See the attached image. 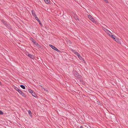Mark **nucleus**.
Segmentation results:
<instances>
[{
	"mask_svg": "<svg viewBox=\"0 0 128 128\" xmlns=\"http://www.w3.org/2000/svg\"><path fill=\"white\" fill-rule=\"evenodd\" d=\"M49 46L52 48L54 50L57 51V52H60L61 51L59 50H58V49H57L55 47L52 45L51 44H49Z\"/></svg>",
	"mask_w": 128,
	"mask_h": 128,
	"instance_id": "f257e3e1",
	"label": "nucleus"
},
{
	"mask_svg": "<svg viewBox=\"0 0 128 128\" xmlns=\"http://www.w3.org/2000/svg\"><path fill=\"white\" fill-rule=\"evenodd\" d=\"M88 17L89 19L92 22L94 23H95L96 21H95L94 18H93L90 15H88Z\"/></svg>",
	"mask_w": 128,
	"mask_h": 128,
	"instance_id": "f03ea898",
	"label": "nucleus"
},
{
	"mask_svg": "<svg viewBox=\"0 0 128 128\" xmlns=\"http://www.w3.org/2000/svg\"><path fill=\"white\" fill-rule=\"evenodd\" d=\"M2 22L4 25H6L7 27L8 28H10L9 25H8V23H7L6 22L3 20H2Z\"/></svg>",
	"mask_w": 128,
	"mask_h": 128,
	"instance_id": "7ed1b4c3",
	"label": "nucleus"
},
{
	"mask_svg": "<svg viewBox=\"0 0 128 128\" xmlns=\"http://www.w3.org/2000/svg\"><path fill=\"white\" fill-rule=\"evenodd\" d=\"M109 36L111 37V38L114 40H115L116 38V36L114 35H113L112 34V33L111 32L109 34Z\"/></svg>",
	"mask_w": 128,
	"mask_h": 128,
	"instance_id": "20e7f679",
	"label": "nucleus"
},
{
	"mask_svg": "<svg viewBox=\"0 0 128 128\" xmlns=\"http://www.w3.org/2000/svg\"><path fill=\"white\" fill-rule=\"evenodd\" d=\"M104 30L108 35H109V34H110V33H111L106 28H104Z\"/></svg>",
	"mask_w": 128,
	"mask_h": 128,
	"instance_id": "39448f33",
	"label": "nucleus"
},
{
	"mask_svg": "<svg viewBox=\"0 0 128 128\" xmlns=\"http://www.w3.org/2000/svg\"><path fill=\"white\" fill-rule=\"evenodd\" d=\"M19 92L22 96H24L25 94L24 93L22 92V91L21 90L20 91V92Z\"/></svg>",
	"mask_w": 128,
	"mask_h": 128,
	"instance_id": "423d86ee",
	"label": "nucleus"
},
{
	"mask_svg": "<svg viewBox=\"0 0 128 128\" xmlns=\"http://www.w3.org/2000/svg\"><path fill=\"white\" fill-rule=\"evenodd\" d=\"M32 15L34 16V17L36 16V14H35L34 11L32 10Z\"/></svg>",
	"mask_w": 128,
	"mask_h": 128,
	"instance_id": "0eeeda50",
	"label": "nucleus"
},
{
	"mask_svg": "<svg viewBox=\"0 0 128 128\" xmlns=\"http://www.w3.org/2000/svg\"><path fill=\"white\" fill-rule=\"evenodd\" d=\"M28 114H29V115H30V116L32 117V112H31V111L30 110H29L28 111Z\"/></svg>",
	"mask_w": 128,
	"mask_h": 128,
	"instance_id": "6e6552de",
	"label": "nucleus"
},
{
	"mask_svg": "<svg viewBox=\"0 0 128 128\" xmlns=\"http://www.w3.org/2000/svg\"><path fill=\"white\" fill-rule=\"evenodd\" d=\"M28 56L29 57L32 58H34L33 55H32L31 54H28Z\"/></svg>",
	"mask_w": 128,
	"mask_h": 128,
	"instance_id": "1a4fd4ad",
	"label": "nucleus"
},
{
	"mask_svg": "<svg viewBox=\"0 0 128 128\" xmlns=\"http://www.w3.org/2000/svg\"><path fill=\"white\" fill-rule=\"evenodd\" d=\"M32 94V95L34 97L36 98V94L34 92H33Z\"/></svg>",
	"mask_w": 128,
	"mask_h": 128,
	"instance_id": "9d476101",
	"label": "nucleus"
},
{
	"mask_svg": "<svg viewBox=\"0 0 128 128\" xmlns=\"http://www.w3.org/2000/svg\"><path fill=\"white\" fill-rule=\"evenodd\" d=\"M115 40L116 42H117L118 43H119L120 42V40L118 38H116V39Z\"/></svg>",
	"mask_w": 128,
	"mask_h": 128,
	"instance_id": "9b49d317",
	"label": "nucleus"
},
{
	"mask_svg": "<svg viewBox=\"0 0 128 128\" xmlns=\"http://www.w3.org/2000/svg\"><path fill=\"white\" fill-rule=\"evenodd\" d=\"M45 2L47 4L50 3V1L49 0H44Z\"/></svg>",
	"mask_w": 128,
	"mask_h": 128,
	"instance_id": "f8f14e48",
	"label": "nucleus"
},
{
	"mask_svg": "<svg viewBox=\"0 0 128 128\" xmlns=\"http://www.w3.org/2000/svg\"><path fill=\"white\" fill-rule=\"evenodd\" d=\"M20 86L23 89H25L26 88H25V86H24L23 85H21Z\"/></svg>",
	"mask_w": 128,
	"mask_h": 128,
	"instance_id": "ddd939ff",
	"label": "nucleus"
},
{
	"mask_svg": "<svg viewBox=\"0 0 128 128\" xmlns=\"http://www.w3.org/2000/svg\"><path fill=\"white\" fill-rule=\"evenodd\" d=\"M15 90L18 91V92H20V89L18 88L17 87H16L15 88Z\"/></svg>",
	"mask_w": 128,
	"mask_h": 128,
	"instance_id": "4468645a",
	"label": "nucleus"
},
{
	"mask_svg": "<svg viewBox=\"0 0 128 128\" xmlns=\"http://www.w3.org/2000/svg\"><path fill=\"white\" fill-rule=\"evenodd\" d=\"M73 52H74V53L76 54V55L77 56L78 55V54H79L78 53V52H76V51H73Z\"/></svg>",
	"mask_w": 128,
	"mask_h": 128,
	"instance_id": "2eb2a0df",
	"label": "nucleus"
},
{
	"mask_svg": "<svg viewBox=\"0 0 128 128\" xmlns=\"http://www.w3.org/2000/svg\"><path fill=\"white\" fill-rule=\"evenodd\" d=\"M28 91L30 93H31V94L33 92V91L31 90L30 89H28Z\"/></svg>",
	"mask_w": 128,
	"mask_h": 128,
	"instance_id": "dca6fc26",
	"label": "nucleus"
},
{
	"mask_svg": "<svg viewBox=\"0 0 128 128\" xmlns=\"http://www.w3.org/2000/svg\"><path fill=\"white\" fill-rule=\"evenodd\" d=\"M77 56L78 57V58L80 59L82 58L81 56H80V54L78 55Z\"/></svg>",
	"mask_w": 128,
	"mask_h": 128,
	"instance_id": "f3484780",
	"label": "nucleus"
},
{
	"mask_svg": "<svg viewBox=\"0 0 128 128\" xmlns=\"http://www.w3.org/2000/svg\"><path fill=\"white\" fill-rule=\"evenodd\" d=\"M34 43L35 45L37 46V45H38V43L36 42H34Z\"/></svg>",
	"mask_w": 128,
	"mask_h": 128,
	"instance_id": "a211bd4d",
	"label": "nucleus"
},
{
	"mask_svg": "<svg viewBox=\"0 0 128 128\" xmlns=\"http://www.w3.org/2000/svg\"><path fill=\"white\" fill-rule=\"evenodd\" d=\"M3 114V112L1 110H0V115H2Z\"/></svg>",
	"mask_w": 128,
	"mask_h": 128,
	"instance_id": "6ab92c4d",
	"label": "nucleus"
},
{
	"mask_svg": "<svg viewBox=\"0 0 128 128\" xmlns=\"http://www.w3.org/2000/svg\"><path fill=\"white\" fill-rule=\"evenodd\" d=\"M38 21L39 20H38V18L36 16L34 17Z\"/></svg>",
	"mask_w": 128,
	"mask_h": 128,
	"instance_id": "aec40b11",
	"label": "nucleus"
},
{
	"mask_svg": "<svg viewBox=\"0 0 128 128\" xmlns=\"http://www.w3.org/2000/svg\"><path fill=\"white\" fill-rule=\"evenodd\" d=\"M38 22H39V24H40V25H42V24H41V22H40V21L39 20Z\"/></svg>",
	"mask_w": 128,
	"mask_h": 128,
	"instance_id": "412c9836",
	"label": "nucleus"
},
{
	"mask_svg": "<svg viewBox=\"0 0 128 128\" xmlns=\"http://www.w3.org/2000/svg\"><path fill=\"white\" fill-rule=\"evenodd\" d=\"M32 42L34 43V42H35V40L33 39H32Z\"/></svg>",
	"mask_w": 128,
	"mask_h": 128,
	"instance_id": "4be33fe9",
	"label": "nucleus"
},
{
	"mask_svg": "<svg viewBox=\"0 0 128 128\" xmlns=\"http://www.w3.org/2000/svg\"><path fill=\"white\" fill-rule=\"evenodd\" d=\"M105 0V2H106L108 3V1L107 0Z\"/></svg>",
	"mask_w": 128,
	"mask_h": 128,
	"instance_id": "5701e85b",
	"label": "nucleus"
},
{
	"mask_svg": "<svg viewBox=\"0 0 128 128\" xmlns=\"http://www.w3.org/2000/svg\"><path fill=\"white\" fill-rule=\"evenodd\" d=\"M80 128H83L82 126H80Z\"/></svg>",
	"mask_w": 128,
	"mask_h": 128,
	"instance_id": "b1692460",
	"label": "nucleus"
}]
</instances>
